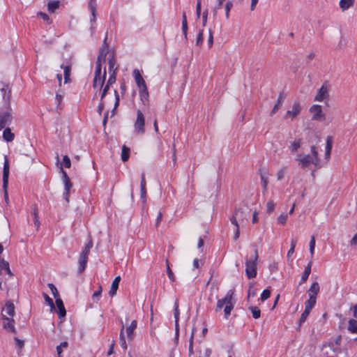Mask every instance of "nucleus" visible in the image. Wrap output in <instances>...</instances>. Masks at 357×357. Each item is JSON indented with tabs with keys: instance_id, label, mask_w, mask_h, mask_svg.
Listing matches in <instances>:
<instances>
[{
	"instance_id": "obj_1",
	"label": "nucleus",
	"mask_w": 357,
	"mask_h": 357,
	"mask_svg": "<svg viewBox=\"0 0 357 357\" xmlns=\"http://www.w3.org/2000/svg\"><path fill=\"white\" fill-rule=\"evenodd\" d=\"M311 154L298 153L296 158V161L301 168L305 169L310 165H314L316 167H319L320 160L315 146H311Z\"/></svg>"
},
{
	"instance_id": "obj_2",
	"label": "nucleus",
	"mask_w": 357,
	"mask_h": 357,
	"mask_svg": "<svg viewBox=\"0 0 357 357\" xmlns=\"http://www.w3.org/2000/svg\"><path fill=\"white\" fill-rule=\"evenodd\" d=\"M234 294V290L228 291L225 298L219 299L217 302L215 311L219 312L225 306L224 312L226 319L230 315L231 310L234 309L235 301L233 299Z\"/></svg>"
},
{
	"instance_id": "obj_3",
	"label": "nucleus",
	"mask_w": 357,
	"mask_h": 357,
	"mask_svg": "<svg viewBox=\"0 0 357 357\" xmlns=\"http://www.w3.org/2000/svg\"><path fill=\"white\" fill-rule=\"evenodd\" d=\"M259 258L258 250H255V255L252 260L245 261V274L249 279L255 278L257 276V260Z\"/></svg>"
},
{
	"instance_id": "obj_4",
	"label": "nucleus",
	"mask_w": 357,
	"mask_h": 357,
	"mask_svg": "<svg viewBox=\"0 0 357 357\" xmlns=\"http://www.w3.org/2000/svg\"><path fill=\"white\" fill-rule=\"evenodd\" d=\"M93 247L92 240L90 239L88 243L83 248L79 259H78V272L79 273H82L86 266V264L88 261L89 255L90 253V250Z\"/></svg>"
},
{
	"instance_id": "obj_5",
	"label": "nucleus",
	"mask_w": 357,
	"mask_h": 357,
	"mask_svg": "<svg viewBox=\"0 0 357 357\" xmlns=\"http://www.w3.org/2000/svg\"><path fill=\"white\" fill-rule=\"evenodd\" d=\"M107 37L105 39L104 43L100 50V54L97 59V65L95 71V75H101V62L105 61V56L108 52V44L106 43Z\"/></svg>"
},
{
	"instance_id": "obj_6",
	"label": "nucleus",
	"mask_w": 357,
	"mask_h": 357,
	"mask_svg": "<svg viewBox=\"0 0 357 357\" xmlns=\"http://www.w3.org/2000/svg\"><path fill=\"white\" fill-rule=\"evenodd\" d=\"M4 164L3 169V187L4 189V197L6 204H8V195L7 192V187L8 184L9 176V162L6 155L4 156Z\"/></svg>"
},
{
	"instance_id": "obj_7",
	"label": "nucleus",
	"mask_w": 357,
	"mask_h": 357,
	"mask_svg": "<svg viewBox=\"0 0 357 357\" xmlns=\"http://www.w3.org/2000/svg\"><path fill=\"white\" fill-rule=\"evenodd\" d=\"M248 215V212L243 208H236L230 218V222L234 226L239 225L238 222H243Z\"/></svg>"
},
{
	"instance_id": "obj_8",
	"label": "nucleus",
	"mask_w": 357,
	"mask_h": 357,
	"mask_svg": "<svg viewBox=\"0 0 357 357\" xmlns=\"http://www.w3.org/2000/svg\"><path fill=\"white\" fill-rule=\"evenodd\" d=\"M310 112L312 114V121H322L325 120V115L323 113L321 105H314L310 108Z\"/></svg>"
},
{
	"instance_id": "obj_9",
	"label": "nucleus",
	"mask_w": 357,
	"mask_h": 357,
	"mask_svg": "<svg viewBox=\"0 0 357 357\" xmlns=\"http://www.w3.org/2000/svg\"><path fill=\"white\" fill-rule=\"evenodd\" d=\"M144 116L141 110L138 109L137 111V119L135 122V128L136 131L139 134H143L145 131L144 130Z\"/></svg>"
},
{
	"instance_id": "obj_10",
	"label": "nucleus",
	"mask_w": 357,
	"mask_h": 357,
	"mask_svg": "<svg viewBox=\"0 0 357 357\" xmlns=\"http://www.w3.org/2000/svg\"><path fill=\"white\" fill-rule=\"evenodd\" d=\"M302 109V106L298 102H294L291 109L287 110L284 118L288 119H290L291 120H294L300 113Z\"/></svg>"
},
{
	"instance_id": "obj_11",
	"label": "nucleus",
	"mask_w": 357,
	"mask_h": 357,
	"mask_svg": "<svg viewBox=\"0 0 357 357\" xmlns=\"http://www.w3.org/2000/svg\"><path fill=\"white\" fill-rule=\"evenodd\" d=\"M9 110L0 112V130L11 123L13 116Z\"/></svg>"
},
{
	"instance_id": "obj_12",
	"label": "nucleus",
	"mask_w": 357,
	"mask_h": 357,
	"mask_svg": "<svg viewBox=\"0 0 357 357\" xmlns=\"http://www.w3.org/2000/svg\"><path fill=\"white\" fill-rule=\"evenodd\" d=\"M329 87L327 84H324L321 88L318 90L315 97L314 100L321 102L325 99H328L329 95Z\"/></svg>"
},
{
	"instance_id": "obj_13",
	"label": "nucleus",
	"mask_w": 357,
	"mask_h": 357,
	"mask_svg": "<svg viewBox=\"0 0 357 357\" xmlns=\"http://www.w3.org/2000/svg\"><path fill=\"white\" fill-rule=\"evenodd\" d=\"M15 314V306L11 301H7L2 309L3 318H13Z\"/></svg>"
},
{
	"instance_id": "obj_14",
	"label": "nucleus",
	"mask_w": 357,
	"mask_h": 357,
	"mask_svg": "<svg viewBox=\"0 0 357 357\" xmlns=\"http://www.w3.org/2000/svg\"><path fill=\"white\" fill-rule=\"evenodd\" d=\"M133 76L139 89L146 87L145 81L142 77L139 70L135 69L133 70Z\"/></svg>"
},
{
	"instance_id": "obj_15",
	"label": "nucleus",
	"mask_w": 357,
	"mask_h": 357,
	"mask_svg": "<svg viewBox=\"0 0 357 357\" xmlns=\"http://www.w3.org/2000/svg\"><path fill=\"white\" fill-rule=\"evenodd\" d=\"M285 98H286V94L283 91L280 92L279 94V97L278 98L277 102L275 103V105H274V107H273V109L270 113L271 116L274 115L278 111V109L281 107Z\"/></svg>"
},
{
	"instance_id": "obj_16",
	"label": "nucleus",
	"mask_w": 357,
	"mask_h": 357,
	"mask_svg": "<svg viewBox=\"0 0 357 357\" xmlns=\"http://www.w3.org/2000/svg\"><path fill=\"white\" fill-rule=\"evenodd\" d=\"M60 171L62 174V179L64 183V190L66 191H70V188L73 187L70 178L68 177L67 173L63 170L62 167H61Z\"/></svg>"
},
{
	"instance_id": "obj_17",
	"label": "nucleus",
	"mask_w": 357,
	"mask_h": 357,
	"mask_svg": "<svg viewBox=\"0 0 357 357\" xmlns=\"http://www.w3.org/2000/svg\"><path fill=\"white\" fill-rule=\"evenodd\" d=\"M56 305L58 307V315L59 319H63L65 317L66 314V311L63 303V301L61 298H56L55 301Z\"/></svg>"
},
{
	"instance_id": "obj_18",
	"label": "nucleus",
	"mask_w": 357,
	"mask_h": 357,
	"mask_svg": "<svg viewBox=\"0 0 357 357\" xmlns=\"http://www.w3.org/2000/svg\"><path fill=\"white\" fill-rule=\"evenodd\" d=\"M96 7H97V3H96V0H89V1L88 3V8L90 10V12L91 14V22L92 23L96 22Z\"/></svg>"
},
{
	"instance_id": "obj_19",
	"label": "nucleus",
	"mask_w": 357,
	"mask_h": 357,
	"mask_svg": "<svg viewBox=\"0 0 357 357\" xmlns=\"http://www.w3.org/2000/svg\"><path fill=\"white\" fill-rule=\"evenodd\" d=\"M3 328L13 333H15L14 327L15 321L13 318H3Z\"/></svg>"
},
{
	"instance_id": "obj_20",
	"label": "nucleus",
	"mask_w": 357,
	"mask_h": 357,
	"mask_svg": "<svg viewBox=\"0 0 357 357\" xmlns=\"http://www.w3.org/2000/svg\"><path fill=\"white\" fill-rule=\"evenodd\" d=\"M319 292V285L317 282H314L312 284L311 287L308 290L309 297L317 298V294Z\"/></svg>"
},
{
	"instance_id": "obj_21",
	"label": "nucleus",
	"mask_w": 357,
	"mask_h": 357,
	"mask_svg": "<svg viewBox=\"0 0 357 357\" xmlns=\"http://www.w3.org/2000/svg\"><path fill=\"white\" fill-rule=\"evenodd\" d=\"M105 70H104L103 75H95L93 79V87L95 89L96 88H101L103 85L104 80H105Z\"/></svg>"
},
{
	"instance_id": "obj_22",
	"label": "nucleus",
	"mask_w": 357,
	"mask_h": 357,
	"mask_svg": "<svg viewBox=\"0 0 357 357\" xmlns=\"http://www.w3.org/2000/svg\"><path fill=\"white\" fill-rule=\"evenodd\" d=\"M3 138L7 142H11L15 139V134L11 132L10 128H6L3 132Z\"/></svg>"
},
{
	"instance_id": "obj_23",
	"label": "nucleus",
	"mask_w": 357,
	"mask_h": 357,
	"mask_svg": "<svg viewBox=\"0 0 357 357\" xmlns=\"http://www.w3.org/2000/svg\"><path fill=\"white\" fill-rule=\"evenodd\" d=\"M312 264V261H310L306 266L304 273L301 277L300 284L305 282L307 280L309 275H310Z\"/></svg>"
},
{
	"instance_id": "obj_24",
	"label": "nucleus",
	"mask_w": 357,
	"mask_h": 357,
	"mask_svg": "<svg viewBox=\"0 0 357 357\" xmlns=\"http://www.w3.org/2000/svg\"><path fill=\"white\" fill-rule=\"evenodd\" d=\"M139 96L144 105L149 102V91L147 87L139 89Z\"/></svg>"
},
{
	"instance_id": "obj_25",
	"label": "nucleus",
	"mask_w": 357,
	"mask_h": 357,
	"mask_svg": "<svg viewBox=\"0 0 357 357\" xmlns=\"http://www.w3.org/2000/svg\"><path fill=\"white\" fill-rule=\"evenodd\" d=\"M60 6L59 1H50L47 3V10L50 13H54Z\"/></svg>"
},
{
	"instance_id": "obj_26",
	"label": "nucleus",
	"mask_w": 357,
	"mask_h": 357,
	"mask_svg": "<svg viewBox=\"0 0 357 357\" xmlns=\"http://www.w3.org/2000/svg\"><path fill=\"white\" fill-rule=\"evenodd\" d=\"M140 188H141L140 189L141 197H142V199L145 200L146 191V180H145V176H144V174H142Z\"/></svg>"
},
{
	"instance_id": "obj_27",
	"label": "nucleus",
	"mask_w": 357,
	"mask_h": 357,
	"mask_svg": "<svg viewBox=\"0 0 357 357\" xmlns=\"http://www.w3.org/2000/svg\"><path fill=\"white\" fill-rule=\"evenodd\" d=\"M354 0H340V7L344 11L353 6Z\"/></svg>"
},
{
	"instance_id": "obj_28",
	"label": "nucleus",
	"mask_w": 357,
	"mask_h": 357,
	"mask_svg": "<svg viewBox=\"0 0 357 357\" xmlns=\"http://www.w3.org/2000/svg\"><path fill=\"white\" fill-rule=\"evenodd\" d=\"M137 327V321L133 320L130 325L126 328V333L129 338H132L135 329Z\"/></svg>"
},
{
	"instance_id": "obj_29",
	"label": "nucleus",
	"mask_w": 357,
	"mask_h": 357,
	"mask_svg": "<svg viewBox=\"0 0 357 357\" xmlns=\"http://www.w3.org/2000/svg\"><path fill=\"white\" fill-rule=\"evenodd\" d=\"M316 303V298H312V296H310L309 299L305 303V309L309 311H311L312 307Z\"/></svg>"
},
{
	"instance_id": "obj_30",
	"label": "nucleus",
	"mask_w": 357,
	"mask_h": 357,
	"mask_svg": "<svg viewBox=\"0 0 357 357\" xmlns=\"http://www.w3.org/2000/svg\"><path fill=\"white\" fill-rule=\"evenodd\" d=\"M61 68H63V70H64V72H63V74H64V82L65 83H68L70 79V72H71V68L70 66H61Z\"/></svg>"
},
{
	"instance_id": "obj_31",
	"label": "nucleus",
	"mask_w": 357,
	"mask_h": 357,
	"mask_svg": "<svg viewBox=\"0 0 357 357\" xmlns=\"http://www.w3.org/2000/svg\"><path fill=\"white\" fill-rule=\"evenodd\" d=\"M348 330L353 333H357V321L355 319H350L349 321Z\"/></svg>"
},
{
	"instance_id": "obj_32",
	"label": "nucleus",
	"mask_w": 357,
	"mask_h": 357,
	"mask_svg": "<svg viewBox=\"0 0 357 357\" xmlns=\"http://www.w3.org/2000/svg\"><path fill=\"white\" fill-rule=\"evenodd\" d=\"M130 155V149L126 146L125 145L122 147L121 152V160L123 162H126L128 160Z\"/></svg>"
},
{
	"instance_id": "obj_33",
	"label": "nucleus",
	"mask_w": 357,
	"mask_h": 357,
	"mask_svg": "<svg viewBox=\"0 0 357 357\" xmlns=\"http://www.w3.org/2000/svg\"><path fill=\"white\" fill-rule=\"evenodd\" d=\"M248 309L252 312L254 319H259L260 317L261 311L258 307L250 306Z\"/></svg>"
},
{
	"instance_id": "obj_34",
	"label": "nucleus",
	"mask_w": 357,
	"mask_h": 357,
	"mask_svg": "<svg viewBox=\"0 0 357 357\" xmlns=\"http://www.w3.org/2000/svg\"><path fill=\"white\" fill-rule=\"evenodd\" d=\"M32 215L33 216V219H34V225L36 227L37 229H39L40 227V220H39V217H38V209L36 207H35L33 208V211L32 212Z\"/></svg>"
},
{
	"instance_id": "obj_35",
	"label": "nucleus",
	"mask_w": 357,
	"mask_h": 357,
	"mask_svg": "<svg viewBox=\"0 0 357 357\" xmlns=\"http://www.w3.org/2000/svg\"><path fill=\"white\" fill-rule=\"evenodd\" d=\"M166 269H167V275H168V278H169V280L171 281L174 282L176 278H175V276L174 275V273L172 272V269L169 267L168 259H166Z\"/></svg>"
},
{
	"instance_id": "obj_36",
	"label": "nucleus",
	"mask_w": 357,
	"mask_h": 357,
	"mask_svg": "<svg viewBox=\"0 0 357 357\" xmlns=\"http://www.w3.org/2000/svg\"><path fill=\"white\" fill-rule=\"evenodd\" d=\"M101 292H102V287L100 286L98 287V289L96 291L93 295H92V300L94 303H98V301L100 300V298L101 296Z\"/></svg>"
},
{
	"instance_id": "obj_37",
	"label": "nucleus",
	"mask_w": 357,
	"mask_h": 357,
	"mask_svg": "<svg viewBox=\"0 0 357 357\" xmlns=\"http://www.w3.org/2000/svg\"><path fill=\"white\" fill-rule=\"evenodd\" d=\"M301 145V139H297L294 141L291 145V150L292 152H296Z\"/></svg>"
},
{
	"instance_id": "obj_38",
	"label": "nucleus",
	"mask_w": 357,
	"mask_h": 357,
	"mask_svg": "<svg viewBox=\"0 0 357 357\" xmlns=\"http://www.w3.org/2000/svg\"><path fill=\"white\" fill-rule=\"evenodd\" d=\"M121 281V276H116L113 280V296L116 294L119 287V284Z\"/></svg>"
},
{
	"instance_id": "obj_39",
	"label": "nucleus",
	"mask_w": 357,
	"mask_h": 357,
	"mask_svg": "<svg viewBox=\"0 0 357 357\" xmlns=\"http://www.w3.org/2000/svg\"><path fill=\"white\" fill-rule=\"evenodd\" d=\"M233 6V3L231 1H228L225 6V16L226 18L228 19L229 17V12Z\"/></svg>"
},
{
	"instance_id": "obj_40",
	"label": "nucleus",
	"mask_w": 357,
	"mask_h": 357,
	"mask_svg": "<svg viewBox=\"0 0 357 357\" xmlns=\"http://www.w3.org/2000/svg\"><path fill=\"white\" fill-rule=\"evenodd\" d=\"M48 287H49L50 289L51 290L55 299L56 300V298H60L59 292H58L56 287L52 283L48 284Z\"/></svg>"
},
{
	"instance_id": "obj_41",
	"label": "nucleus",
	"mask_w": 357,
	"mask_h": 357,
	"mask_svg": "<svg viewBox=\"0 0 357 357\" xmlns=\"http://www.w3.org/2000/svg\"><path fill=\"white\" fill-rule=\"evenodd\" d=\"M68 345V344L67 342H63L59 346L56 347V351H57L58 357H60L61 354L62 353L63 349L67 348Z\"/></svg>"
},
{
	"instance_id": "obj_42",
	"label": "nucleus",
	"mask_w": 357,
	"mask_h": 357,
	"mask_svg": "<svg viewBox=\"0 0 357 357\" xmlns=\"http://www.w3.org/2000/svg\"><path fill=\"white\" fill-rule=\"evenodd\" d=\"M43 297H44L46 303L50 305V310H53L55 307H54L52 299L51 298H50V296L47 294H45V293L43 294Z\"/></svg>"
},
{
	"instance_id": "obj_43",
	"label": "nucleus",
	"mask_w": 357,
	"mask_h": 357,
	"mask_svg": "<svg viewBox=\"0 0 357 357\" xmlns=\"http://www.w3.org/2000/svg\"><path fill=\"white\" fill-rule=\"evenodd\" d=\"M309 247H310V255H311V257H312L313 255H314V248H315V238H314V236H312L311 237V240L310 241Z\"/></svg>"
},
{
	"instance_id": "obj_44",
	"label": "nucleus",
	"mask_w": 357,
	"mask_h": 357,
	"mask_svg": "<svg viewBox=\"0 0 357 357\" xmlns=\"http://www.w3.org/2000/svg\"><path fill=\"white\" fill-rule=\"evenodd\" d=\"M286 172H287V167H282V168H281V169L278 172V173H277V179H278V181L282 180V179L284 178V175H285Z\"/></svg>"
},
{
	"instance_id": "obj_45",
	"label": "nucleus",
	"mask_w": 357,
	"mask_h": 357,
	"mask_svg": "<svg viewBox=\"0 0 357 357\" xmlns=\"http://www.w3.org/2000/svg\"><path fill=\"white\" fill-rule=\"evenodd\" d=\"M123 330H124V326L123 325L121 331V333H120V343H121V346L123 349H126L127 345H126V340H125V337L123 336Z\"/></svg>"
},
{
	"instance_id": "obj_46",
	"label": "nucleus",
	"mask_w": 357,
	"mask_h": 357,
	"mask_svg": "<svg viewBox=\"0 0 357 357\" xmlns=\"http://www.w3.org/2000/svg\"><path fill=\"white\" fill-rule=\"evenodd\" d=\"M204 36H203V30L199 31L197 40H196V45L201 46L203 43Z\"/></svg>"
},
{
	"instance_id": "obj_47",
	"label": "nucleus",
	"mask_w": 357,
	"mask_h": 357,
	"mask_svg": "<svg viewBox=\"0 0 357 357\" xmlns=\"http://www.w3.org/2000/svg\"><path fill=\"white\" fill-rule=\"evenodd\" d=\"M178 316H179V311L178 309V305H176L175 307V310H174V318H175V325H176V333H178Z\"/></svg>"
},
{
	"instance_id": "obj_48",
	"label": "nucleus",
	"mask_w": 357,
	"mask_h": 357,
	"mask_svg": "<svg viewBox=\"0 0 357 357\" xmlns=\"http://www.w3.org/2000/svg\"><path fill=\"white\" fill-rule=\"evenodd\" d=\"M37 15L38 16H40L44 21H46L48 24H50L52 23V20L46 13L43 12H38Z\"/></svg>"
},
{
	"instance_id": "obj_49",
	"label": "nucleus",
	"mask_w": 357,
	"mask_h": 357,
	"mask_svg": "<svg viewBox=\"0 0 357 357\" xmlns=\"http://www.w3.org/2000/svg\"><path fill=\"white\" fill-rule=\"evenodd\" d=\"M310 312V311L307 310L305 309V310L301 314V316L300 317L299 325H301L302 323H303L306 320V319H307V316L309 315Z\"/></svg>"
},
{
	"instance_id": "obj_50",
	"label": "nucleus",
	"mask_w": 357,
	"mask_h": 357,
	"mask_svg": "<svg viewBox=\"0 0 357 357\" xmlns=\"http://www.w3.org/2000/svg\"><path fill=\"white\" fill-rule=\"evenodd\" d=\"M112 84V75H110L108 78V80H107V83L106 84V86H105L103 91H102V95H101V99L103 98V97L105 96L107 91H108V89H109V85Z\"/></svg>"
},
{
	"instance_id": "obj_51",
	"label": "nucleus",
	"mask_w": 357,
	"mask_h": 357,
	"mask_svg": "<svg viewBox=\"0 0 357 357\" xmlns=\"http://www.w3.org/2000/svg\"><path fill=\"white\" fill-rule=\"evenodd\" d=\"M194 329L192 331V333L190 337L189 340V354H193V337H194Z\"/></svg>"
},
{
	"instance_id": "obj_52",
	"label": "nucleus",
	"mask_w": 357,
	"mask_h": 357,
	"mask_svg": "<svg viewBox=\"0 0 357 357\" xmlns=\"http://www.w3.org/2000/svg\"><path fill=\"white\" fill-rule=\"evenodd\" d=\"M296 241L295 240H291V248L289 250L288 252H287V257L289 258L292 255L293 253L294 252V249H295V247H296Z\"/></svg>"
},
{
	"instance_id": "obj_53",
	"label": "nucleus",
	"mask_w": 357,
	"mask_h": 357,
	"mask_svg": "<svg viewBox=\"0 0 357 357\" xmlns=\"http://www.w3.org/2000/svg\"><path fill=\"white\" fill-rule=\"evenodd\" d=\"M225 0H217L218 5L214 7L213 10V15L215 17L217 15L218 10L222 7L224 1Z\"/></svg>"
},
{
	"instance_id": "obj_54",
	"label": "nucleus",
	"mask_w": 357,
	"mask_h": 357,
	"mask_svg": "<svg viewBox=\"0 0 357 357\" xmlns=\"http://www.w3.org/2000/svg\"><path fill=\"white\" fill-rule=\"evenodd\" d=\"M287 220V215L282 213L278 218V222L280 225H284Z\"/></svg>"
},
{
	"instance_id": "obj_55",
	"label": "nucleus",
	"mask_w": 357,
	"mask_h": 357,
	"mask_svg": "<svg viewBox=\"0 0 357 357\" xmlns=\"http://www.w3.org/2000/svg\"><path fill=\"white\" fill-rule=\"evenodd\" d=\"M271 296V291L268 289H265L263 291L261 295V300L262 301H265L267 300Z\"/></svg>"
},
{
	"instance_id": "obj_56",
	"label": "nucleus",
	"mask_w": 357,
	"mask_h": 357,
	"mask_svg": "<svg viewBox=\"0 0 357 357\" xmlns=\"http://www.w3.org/2000/svg\"><path fill=\"white\" fill-rule=\"evenodd\" d=\"M275 203L273 201L271 200L267 202V213H271L274 211L275 208Z\"/></svg>"
},
{
	"instance_id": "obj_57",
	"label": "nucleus",
	"mask_w": 357,
	"mask_h": 357,
	"mask_svg": "<svg viewBox=\"0 0 357 357\" xmlns=\"http://www.w3.org/2000/svg\"><path fill=\"white\" fill-rule=\"evenodd\" d=\"M63 163L65 167L70 168L71 166L70 159L68 155H64L63 158Z\"/></svg>"
},
{
	"instance_id": "obj_58",
	"label": "nucleus",
	"mask_w": 357,
	"mask_h": 357,
	"mask_svg": "<svg viewBox=\"0 0 357 357\" xmlns=\"http://www.w3.org/2000/svg\"><path fill=\"white\" fill-rule=\"evenodd\" d=\"M333 145V139L331 136H328L326 138V150L331 151Z\"/></svg>"
},
{
	"instance_id": "obj_59",
	"label": "nucleus",
	"mask_w": 357,
	"mask_h": 357,
	"mask_svg": "<svg viewBox=\"0 0 357 357\" xmlns=\"http://www.w3.org/2000/svg\"><path fill=\"white\" fill-rule=\"evenodd\" d=\"M208 35L209 36H208V43L209 48H211L213 44V33L211 29H209V31H208Z\"/></svg>"
},
{
	"instance_id": "obj_60",
	"label": "nucleus",
	"mask_w": 357,
	"mask_h": 357,
	"mask_svg": "<svg viewBox=\"0 0 357 357\" xmlns=\"http://www.w3.org/2000/svg\"><path fill=\"white\" fill-rule=\"evenodd\" d=\"M207 17H208V10L206 9L202 14V25L204 26H206L207 22Z\"/></svg>"
},
{
	"instance_id": "obj_61",
	"label": "nucleus",
	"mask_w": 357,
	"mask_h": 357,
	"mask_svg": "<svg viewBox=\"0 0 357 357\" xmlns=\"http://www.w3.org/2000/svg\"><path fill=\"white\" fill-rule=\"evenodd\" d=\"M269 269L271 272H275L278 270V265L277 262H273L269 265Z\"/></svg>"
},
{
	"instance_id": "obj_62",
	"label": "nucleus",
	"mask_w": 357,
	"mask_h": 357,
	"mask_svg": "<svg viewBox=\"0 0 357 357\" xmlns=\"http://www.w3.org/2000/svg\"><path fill=\"white\" fill-rule=\"evenodd\" d=\"M15 344L16 346L20 349H21L24 345V342L23 340H21L20 339H18L17 337H15Z\"/></svg>"
},
{
	"instance_id": "obj_63",
	"label": "nucleus",
	"mask_w": 357,
	"mask_h": 357,
	"mask_svg": "<svg viewBox=\"0 0 357 357\" xmlns=\"http://www.w3.org/2000/svg\"><path fill=\"white\" fill-rule=\"evenodd\" d=\"M260 177L262 182L263 188L264 190H266L268 185V178L265 177L262 174H261Z\"/></svg>"
},
{
	"instance_id": "obj_64",
	"label": "nucleus",
	"mask_w": 357,
	"mask_h": 357,
	"mask_svg": "<svg viewBox=\"0 0 357 357\" xmlns=\"http://www.w3.org/2000/svg\"><path fill=\"white\" fill-rule=\"evenodd\" d=\"M203 263H202V261L199 259H195L194 261H193V267L194 268H199L200 265H202Z\"/></svg>"
}]
</instances>
